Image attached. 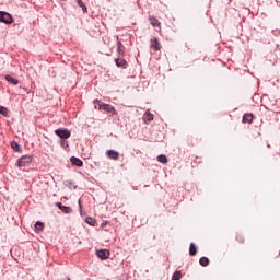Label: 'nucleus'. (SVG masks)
I'll list each match as a JSON object with an SVG mask.
<instances>
[{
  "mask_svg": "<svg viewBox=\"0 0 280 280\" xmlns=\"http://www.w3.org/2000/svg\"><path fill=\"white\" fill-rule=\"evenodd\" d=\"M149 21L153 27H161V22L159 21V19L154 16H149Z\"/></svg>",
  "mask_w": 280,
  "mask_h": 280,
  "instance_id": "nucleus-12",
  "label": "nucleus"
},
{
  "mask_svg": "<svg viewBox=\"0 0 280 280\" xmlns=\"http://www.w3.org/2000/svg\"><path fill=\"white\" fill-rule=\"evenodd\" d=\"M79 8H82L83 12H86V5H84V2L82 0H78Z\"/></svg>",
  "mask_w": 280,
  "mask_h": 280,
  "instance_id": "nucleus-23",
  "label": "nucleus"
},
{
  "mask_svg": "<svg viewBox=\"0 0 280 280\" xmlns=\"http://www.w3.org/2000/svg\"><path fill=\"white\" fill-rule=\"evenodd\" d=\"M253 119H255V115H253V114H245L243 116L242 122L243 124H253Z\"/></svg>",
  "mask_w": 280,
  "mask_h": 280,
  "instance_id": "nucleus-9",
  "label": "nucleus"
},
{
  "mask_svg": "<svg viewBox=\"0 0 280 280\" xmlns=\"http://www.w3.org/2000/svg\"><path fill=\"white\" fill-rule=\"evenodd\" d=\"M101 110H105V113H109V115H115V113H117V110L115 109V107L113 105H109L106 103L101 105Z\"/></svg>",
  "mask_w": 280,
  "mask_h": 280,
  "instance_id": "nucleus-5",
  "label": "nucleus"
},
{
  "mask_svg": "<svg viewBox=\"0 0 280 280\" xmlns=\"http://www.w3.org/2000/svg\"><path fill=\"white\" fill-rule=\"evenodd\" d=\"M56 207H58V209H60V211H62L63 213H71L73 211L71 207L63 206L60 202L56 203Z\"/></svg>",
  "mask_w": 280,
  "mask_h": 280,
  "instance_id": "nucleus-11",
  "label": "nucleus"
},
{
  "mask_svg": "<svg viewBox=\"0 0 280 280\" xmlns=\"http://www.w3.org/2000/svg\"><path fill=\"white\" fill-rule=\"evenodd\" d=\"M70 163H72V165H75L77 167H82V165H84V162L75 156L70 158Z\"/></svg>",
  "mask_w": 280,
  "mask_h": 280,
  "instance_id": "nucleus-10",
  "label": "nucleus"
},
{
  "mask_svg": "<svg viewBox=\"0 0 280 280\" xmlns=\"http://www.w3.org/2000/svg\"><path fill=\"white\" fill-rule=\"evenodd\" d=\"M183 277V273L180 271H175L172 280H180V278Z\"/></svg>",
  "mask_w": 280,
  "mask_h": 280,
  "instance_id": "nucleus-19",
  "label": "nucleus"
},
{
  "mask_svg": "<svg viewBox=\"0 0 280 280\" xmlns=\"http://www.w3.org/2000/svg\"><path fill=\"white\" fill-rule=\"evenodd\" d=\"M121 47H124V45L121 44V42H118V51L121 52Z\"/></svg>",
  "mask_w": 280,
  "mask_h": 280,
  "instance_id": "nucleus-25",
  "label": "nucleus"
},
{
  "mask_svg": "<svg viewBox=\"0 0 280 280\" xmlns=\"http://www.w3.org/2000/svg\"><path fill=\"white\" fill-rule=\"evenodd\" d=\"M200 266L207 267L209 266V258L207 257H201L199 260Z\"/></svg>",
  "mask_w": 280,
  "mask_h": 280,
  "instance_id": "nucleus-18",
  "label": "nucleus"
},
{
  "mask_svg": "<svg viewBox=\"0 0 280 280\" xmlns=\"http://www.w3.org/2000/svg\"><path fill=\"white\" fill-rule=\"evenodd\" d=\"M79 209H80V211H82V200L81 199H79Z\"/></svg>",
  "mask_w": 280,
  "mask_h": 280,
  "instance_id": "nucleus-26",
  "label": "nucleus"
},
{
  "mask_svg": "<svg viewBox=\"0 0 280 280\" xmlns=\"http://www.w3.org/2000/svg\"><path fill=\"white\" fill-rule=\"evenodd\" d=\"M11 148L15 151L19 152L21 150V147L16 143V141L11 142Z\"/></svg>",
  "mask_w": 280,
  "mask_h": 280,
  "instance_id": "nucleus-20",
  "label": "nucleus"
},
{
  "mask_svg": "<svg viewBox=\"0 0 280 280\" xmlns=\"http://www.w3.org/2000/svg\"><path fill=\"white\" fill-rule=\"evenodd\" d=\"M158 161H159V163H167V156H165V155H159L158 156Z\"/></svg>",
  "mask_w": 280,
  "mask_h": 280,
  "instance_id": "nucleus-21",
  "label": "nucleus"
},
{
  "mask_svg": "<svg viewBox=\"0 0 280 280\" xmlns=\"http://www.w3.org/2000/svg\"><path fill=\"white\" fill-rule=\"evenodd\" d=\"M61 145H69V144L67 143V141L62 140Z\"/></svg>",
  "mask_w": 280,
  "mask_h": 280,
  "instance_id": "nucleus-27",
  "label": "nucleus"
},
{
  "mask_svg": "<svg viewBox=\"0 0 280 280\" xmlns=\"http://www.w3.org/2000/svg\"><path fill=\"white\" fill-rule=\"evenodd\" d=\"M55 135L60 139H69V137H71V131L69 129H56Z\"/></svg>",
  "mask_w": 280,
  "mask_h": 280,
  "instance_id": "nucleus-3",
  "label": "nucleus"
},
{
  "mask_svg": "<svg viewBox=\"0 0 280 280\" xmlns=\"http://www.w3.org/2000/svg\"><path fill=\"white\" fill-rule=\"evenodd\" d=\"M100 259H108L110 257V252L108 249H100L96 252Z\"/></svg>",
  "mask_w": 280,
  "mask_h": 280,
  "instance_id": "nucleus-7",
  "label": "nucleus"
},
{
  "mask_svg": "<svg viewBox=\"0 0 280 280\" xmlns=\"http://www.w3.org/2000/svg\"><path fill=\"white\" fill-rule=\"evenodd\" d=\"M198 253V249L196 248V244L191 243L189 246V255L190 257H195V255Z\"/></svg>",
  "mask_w": 280,
  "mask_h": 280,
  "instance_id": "nucleus-14",
  "label": "nucleus"
},
{
  "mask_svg": "<svg viewBox=\"0 0 280 280\" xmlns=\"http://www.w3.org/2000/svg\"><path fill=\"white\" fill-rule=\"evenodd\" d=\"M32 163V156L31 155H24L19 159L18 161V167H25V165H30Z\"/></svg>",
  "mask_w": 280,
  "mask_h": 280,
  "instance_id": "nucleus-4",
  "label": "nucleus"
},
{
  "mask_svg": "<svg viewBox=\"0 0 280 280\" xmlns=\"http://www.w3.org/2000/svg\"><path fill=\"white\" fill-rule=\"evenodd\" d=\"M106 156H108V159H110L112 161H119V152L115 150H107Z\"/></svg>",
  "mask_w": 280,
  "mask_h": 280,
  "instance_id": "nucleus-6",
  "label": "nucleus"
},
{
  "mask_svg": "<svg viewBox=\"0 0 280 280\" xmlns=\"http://www.w3.org/2000/svg\"><path fill=\"white\" fill-rule=\"evenodd\" d=\"M150 49H152V51H161L162 46L161 42H159V38L152 37L150 39Z\"/></svg>",
  "mask_w": 280,
  "mask_h": 280,
  "instance_id": "nucleus-2",
  "label": "nucleus"
},
{
  "mask_svg": "<svg viewBox=\"0 0 280 280\" xmlns=\"http://www.w3.org/2000/svg\"><path fill=\"white\" fill-rule=\"evenodd\" d=\"M102 105H104V103H102L100 100H94V106H95V108H97V106H98V109L101 110V106Z\"/></svg>",
  "mask_w": 280,
  "mask_h": 280,
  "instance_id": "nucleus-22",
  "label": "nucleus"
},
{
  "mask_svg": "<svg viewBox=\"0 0 280 280\" xmlns=\"http://www.w3.org/2000/svg\"><path fill=\"white\" fill-rule=\"evenodd\" d=\"M9 114L10 110L7 107L0 105V115H3V117H8Z\"/></svg>",
  "mask_w": 280,
  "mask_h": 280,
  "instance_id": "nucleus-16",
  "label": "nucleus"
},
{
  "mask_svg": "<svg viewBox=\"0 0 280 280\" xmlns=\"http://www.w3.org/2000/svg\"><path fill=\"white\" fill-rule=\"evenodd\" d=\"M236 240H237V242H240V244H244V236L242 234H238L236 236Z\"/></svg>",
  "mask_w": 280,
  "mask_h": 280,
  "instance_id": "nucleus-24",
  "label": "nucleus"
},
{
  "mask_svg": "<svg viewBox=\"0 0 280 280\" xmlns=\"http://www.w3.org/2000/svg\"><path fill=\"white\" fill-rule=\"evenodd\" d=\"M0 22L5 23L7 25H12V23H14V20L12 19V15L10 13L0 11Z\"/></svg>",
  "mask_w": 280,
  "mask_h": 280,
  "instance_id": "nucleus-1",
  "label": "nucleus"
},
{
  "mask_svg": "<svg viewBox=\"0 0 280 280\" xmlns=\"http://www.w3.org/2000/svg\"><path fill=\"white\" fill-rule=\"evenodd\" d=\"M5 80L7 82H10V84H13L14 86L19 84V80L14 79L12 75H5Z\"/></svg>",
  "mask_w": 280,
  "mask_h": 280,
  "instance_id": "nucleus-15",
  "label": "nucleus"
},
{
  "mask_svg": "<svg viewBox=\"0 0 280 280\" xmlns=\"http://www.w3.org/2000/svg\"><path fill=\"white\" fill-rule=\"evenodd\" d=\"M35 229H36V231H43L45 229V223L37 221L35 223Z\"/></svg>",
  "mask_w": 280,
  "mask_h": 280,
  "instance_id": "nucleus-17",
  "label": "nucleus"
},
{
  "mask_svg": "<svg viewBox=\"0 0 280 280\" xmlns=\"http://www.w3.org/2000/svg\"><path fill=\"white\" fill-rule=\"evenodd\" d=\"M143 119L145 124H148V121H154V115L150 112H145Z\"/></svg>",
  "mask_w": 280,
  "mask_h": 280,
  "instance_id": "nucleus-13",
  "label": "nucleus"
},
{
  "mask_svg": "<svg viewBox=\"0 0 280 280\" xmlns=\"http://www.w3.org/2000/svg\"><path fill=\"white\" fill-rule=\"evenodd\" d=\"M115 63L117 67H120L121 69H128V61L125 59H115Z\"/></svg>",
  "mask_w": 280,
  "mask_h": 280,
  "instance_id": "nucleus-8",
  "label": "nucleus"
}]
</instances>
